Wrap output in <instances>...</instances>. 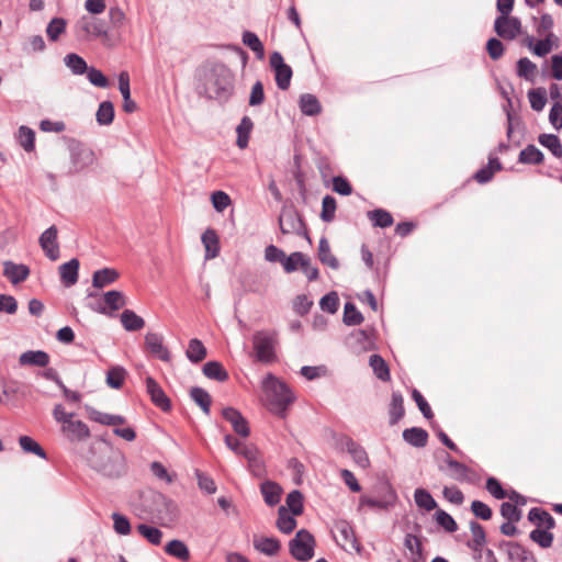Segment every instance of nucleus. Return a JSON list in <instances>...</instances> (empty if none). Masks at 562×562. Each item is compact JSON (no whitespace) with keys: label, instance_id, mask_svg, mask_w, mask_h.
<instances>
[{"label":"nucleus","instance_id":"12","mask_svg":"<svg viewBox=\"0 0 562 562\" xmlns=\"http://www.w3.org/2000/svg\"><path fill=\"white\" fill-rule=\"evenodd\" d=\"M61 431L70 440L82 441L90 437L88 426L81 420H75L74 417L61 426Z\"/></svg>","mask_w":562,"mask_h":562},{"label":"nucleus","instance_id":"11","mask_svg":"<svg viewBox=\"0 0 562 562\" xmlns=\"http://www.w3.org/2000/svg\"><path fill=\"white\" fill-rule=\"evenodd\" d=\"M279 226L283 234H299L302 231L303 222L292 210L282 211L279 216Z\"/></svg>","mask_w":562,"mask_h":562},{"label":"nucleus","instance_id":"24","mask_svg":"<svg viewBox=\"0 0 562 562\" xmlns=\"http://www.w3.org/2000/svg\"><path fill=\"white\" fill-rule=\"evenodd\" d=\"M403 438L409 445L422 448L427 445L428 434L423 428L413 427L403 431Z\"/></svg>","mask_w":562,"mask_h":562},{"label":"nucleus","instance_id":"57","mask_svg":"<svg viewBox=\"0 0 562 562\" xmlns=\"http://www.w3.org/2000/svg\"><path fill=\"white\" fill-rule=\"evenodd\" d=\"M286 505L294 516H299L303 512V496L299 491H292L286 496Z\"/></svg>","mask_w":562,"mask_h":562},{"label":"nucleus","instance_id":"36","mask_svg":"<svg viewBox=\"0 0 562 562\" xmlns=\"http://www.w3.org/2000/svg\"><path fill=\"white\" fill-rule=\"evenodd\" d=\"M301 111L306 115H315L321 112V104L317 98L313 94L305 93L300 98Z\"/></svg>","mask_w":562,"mask_h":562},{"label":"nucleus","instance_id":"5","mask_svg":"<svg viewBox=\"0 0 562 562\" xmlns=\"http://www.w3.org/2000/svg\"><path fill=\"white\" fill-rule=\"evenodd\" d=\"M315 539L305 529L296 532L295 537L289 542L291 555L302 562L310 561L314 557Z\"/></svg>","mask_w":562,"mask_h":562},{"label":"nucleus","instance_id":"64","mask_svg":"<svg viewBox=\"0 0 562 562\" xmlns=\"http://www.w3.org/2000/svg\"><path fill=\"white\" fill-rule=\"evenodd\" d=\"M529 102L535 111H541L547 102L546 91L541 89L531 90L528 93Z\"/></svg>","mask_w":562,"mask_h":562},{"label":"nucleus","instance_id":"62","mask_svg":"<svg viewBox=\"0 0 562 562\" xmlns=\"http://www.w3.org/2000/svg\"><path fill=\"white\" fill-rule=\"evenodd\" d=\"M502 516L508 521H519L521 518V510L509 502H504L501 506Z\"/></svg>","mask_w":562,"mask_h":562},{"label":"nucleus","instance_id":"53","mask_svg":"<svg viewBox=\"0 0 562 562\" xmlns=\"http://www.w3.org/2000/svg\"><path fill=\"white\" fill-rule=\"evenodd\" d=\"M508 557L514 562H526L529 558V552L519 543L509 542L508 544Z\"/></svg>","mask_w":562,"mask_h":562},{"label":"nucleus","instance_id":"60","mask_svg":"<svg viewBox=\"0 0 562 562\" xmlns=\"http://www.w3.org/2000/svg\"><path fill=\"white\" fill-rule=\"evenodd\" d=\"M348 451L352 456V459L359 467H361L363 469L369 467V463H370L369 458L367 456V452L361 447H359L352 442L348 446Z\"/></svg>","mask_w":562,"mask_h":562},{"label":"nucleus","instance_id":"14","mask_svg":"<svg viewBox=\"0 0 562 562\" xmlns=\"http://www.w3.org/2000/svg\"><path fill=\"white\" fill-rule=\"evenodd\" d=\"M146 387L147 392L150 395L153 403L160 407L162 411L170 409V401L165 394L164 390L159 386V384L150 376L146 379Z\"/></svg>","mask_w":562,"mask_h":562},{"label":"nucleus","instance_id":"46","mask_svg":"<svg viewBox=\"0 0 562 562\" xmlns=\"http://www.w3.org/2000/svg\"><path fill=\"white\" fill-rule=\"evenodd\" d=\"M243 43L248 46L252 52H255L259 58L263 57L265 48L258 36L250 32L245 31L243 33Z\"/></svg>","mask_w":562,"mask_h":562},{"label":"nucleus","instance_id":"26","mask_svg":"<svg viewBox=\"0 0 562 562\" xmlns=\"http://www.w3.org/2000/svg\"><path fill=\"white\" fill-rule=\"evenodd\" d=\"M203 373L209 379L224 382L228 379V373L218 361H209L203 366Z\"/></svg>","mask_w":562,"mask_h":562},{"label":"nucleus","instance_id":"27","mask_svg":"<svg viewBox=\"0 0 562 562\" xmlns=\"http://www.w3.org/2000/svg\"><path fill=\"white\" fill-rule=\"evenodd\" d=\"M368 218L372 222L373 226L381 228L390 227L394 222L392 214L383 209L368 212Z\"/></svg>","mask_w":562,"mask_h":562},{"label":"nucleus","instance_id":"58","mask_svg":"<svg viewBox=\"0 0 562 562\" xmlns=\"http://www.w3.org/2000/svg\"><path fill=\"white\" fill-rule=\"evenodd\" d=\"M321 308L330 314H335L339 307V297L336 292H330L323 296L319 302Z\"/></svg>","mask_w":562,"mask_h":562},{"label":"nucleus","instance_id":"6","mask_svg":"<svg viewBox=\"0 0 562 562\" xmlns=\"http://www.w3.org/2000/svg\"><path fill=\"white\" fill-rule=\"evenodd\" d=\"M269 63L270 67L274 71L278 88L286 90L290 87L293 75L291 67L284 63V59L279 52H273L270 55Z\"/></svg>","mask_w":562,"mask_h":562},{"label":"nucleus","instance_id":"39","mask_svg":"<svg viewBox=\"0 0 562 562\" xmlns=\"http://www.w3.org/2000/svg\"><path fill=\"white\" fill-rule=\"evenodd\" d=\"M21 449L26 453H33L42 459H46L44 449L31 437L21 436L19 438Z\"/></svg>","mask_w":562,"mask_h":562},{"label":"nucleus","instance_id":"7","mask_svg":"<svg viewBox=\"0 0 562 562\" xmlns=\"http://www.w3.org/2000/svg\"><path fill=\"white\" fill-rule=\"evenodd\" d=\"M494 31L499 37L513 41L521 33V22L509 14L499 15L494 22Z\"/></svg>","mask_w":562,"mask_h":562},{"label":"nucleus","instance_id":"55","mask_svg":"<svg viewBox=\"0 0 562 562\" xmlns=\"http://www.w3.org/2000/svg\"><path fill=\"white\" fill-rule=\"evenodd\" d=\"M363 321V316L352 303H346L344 308V322L347 325H359Z\"/></svg>","mask_w":562,"mask_h":562},{"label":"nucleus","instance_id":"44","mask_svg":"<svg viewBox=\"0 0 562 562\" xmlns=\"http://www.w3.org/2000/svg\"><path fill=\"white\" fill-rule=\"evenodd\" d=\"M126 371L122 367H113L108 371L106 383L112 389H120L124 384Z\"/></svg>","mask_w":562,"mask_h":562},{"label":"nucleus","instance_id":"8","mask_svg":"<svg viewBox=\"0 0 562 562\" xmlns=\"http://www.w3.org/2000/svg\"><path fill=\"white\" fill-rule=\"evenodd\" d=\"M57 228L50 226L40 237V245L45 255L53 261L59 258V246L57 243Z\"/></svg>","mask_w":562,"mask_h":562},{"label":"nucleus","instance_id":"34","mask_svg":"<svg viewBox=\"0 0 562 562\" xmlns=\"http://www.w3.org/2000/svg\"><path fill=\"white\" fill-rule=\"evenodd\" d=\"M370 367L380 380L389 381L391 379L389 367L381 356L372 355L370 357Z\"/></svg>","mask_w":562,"mask_h":562},{"label":"nucleus","instance_id":"32","mask_svg":"<svg viewBox=\"0 0 562 562\" xmlns=\"http://www.w3.org/2000/svg\"><path fill=\"white\" fill-rule=\"evenodd\" d=\"M528 518L531 522L544 526L547 529H551L555 525L553 517L541 508H532L528 514Z\"/></svg>","mask_w":562,"mask_h":562},{"label":"nucleus","instance_id":"54","mask_svg":"<svg viewBox=\"0 0 562 562\" xmlns=\"http://www.w3.org/2000/svg\"><path fill=\"white\" fill-rule=\"evenodd\" d=\"M305 255L302 252H292L289 257L284 256L282 261V266L288 273L295 271L297 268L304 263Z\"/></svg>","mask_w":562,"mask_h":562},{"label":"nucleus","instance_id":"43","mask_svg":"<svg viewBox=\"0 0 562 562\" xmlns=\"http://www.w3.org/2000/svg\"><path fill=\"white\" fill-rule=\"evenodd\" d=\"M405 548L409 551V558L417 562L422 558V541L414 535H406L404 540Z\"/></svg>","mask_w":562,"mask_h":562},{"label":"nucleus","instance_id":"1","mask_svg":"<svg viewBox=\"0 0 562 562\" xmlns=\"http://www.w3.org/2000/svg\"><path fill=\"white\" fill-rule=\"evenodd\" d=\"M265 405L272 414L285 418L295 397L288 385L269 373L262 381Z\"/></svg>","mask_w":562,"mask_h":562},{"label":"nucleus","instance_id":"47","mask_svg":"<svg viewBox=\"0 0 562 562\" xmlns=\"http://www.w3.org/2000/svg\"><path fill=\"white\" fill-rule=\"evenodd\" d=\"M551 36L552 34L550 33L544 40H540L536 44H533L532 38H529L528 47L532 49L533 54H536L537 56H546L552 50Z\"/></svg>","mask_w":562,"mask_h":562},{"label":"nucleus","instance_id":"51","mask_svg":"<svg viewBox=\"0 0 562 562\" xmlns=\"http://www.w3.org/2000/svg\"><path fill=\"white\" fill-rule=\"evenodd\" d=\"M472 532V548L474 550H481L486 542L485 531L483 527L476 521H472L470 525Z\"/></svg>","mask_w":562,"mask_h":562},{"label":"nucleus","instance_id":"49","mask_svg":"<svg viewBox=\"0 0 562 562\" xmlns=\"http://www.w3.org/2000/svg\"><path fill=\"white\" fill-rule=\"evenodd\" d=\"M66 30V21L63 18H54L47 25L46 33L50 41L56 42Z\"/></svg>","mask_w":562,"mask_h":562},{"label":"nucleus","instance_id":"15","mask_svg":"<svg viewBox=\"0 0 562 562\" xmlns=\"http://www.w3.org/2000/svg\"><path fill=\"white\" fill-rule=\"evenodd\" d=\"M87 416L90 420L106 426H120L126 422L123 416L103 413L93 407H87Z\"/></svg>","mask_w":562,"mask_h":562},{"label":"nucleus","instance_id":"30","mask_svg":"<svg viewBox=\"0 0 562 562\" xmlns=\"http://www.w3.org/2000/svg\"><path fill=\"white\" fill-rule=\"evenodd\" d=\"M261 493L265 502L269 506H274L280 501L281 488L278 484L268 481L261 484Z\"/></svg>","mask_w":562,"mask_h":562},{"label":"nucleus","instance_id":"20","mask_svg":"<svg viewBox=\"0 0 562 562\" xmlns=\"http://www.w3.org/2000/svg\"><path fill=\"white\" fill-rule=\"evenodd\" d=\"M72 150V160L77 169H81L88 165H91L94 160V154L91 149L86 148L81 143H77V146Z\"/></svg>","mask_w":562,"mask_h":562},{"label":"nucleus","instance_id":"16","mask_svg":"<svg viewBox=\"0 0 562 562\" xmlns=\"http://www.w3.org/2000/svg\"><path fill=\"white\" fill-rule=\"evenodd\" d=\"M3 274L11 281V283L16 284L27 279L30 276V269L25 265H16L12 261H5L3 263Z\"/></svg>","mask_w":562,"mask_h":562},{"label":"nucleus","instance_id":"63","mask_svg":"<svg viewBox=\"0 0 562 562\" xmlns=\"http://www.w3.org/2000/svg\"><path fill=\"white\" fill-rule=\"evenodd\" d=\"M87 78L90 81L91 85L99 87V88H106L109 86L108 78L102 74L101 70L90 67L86 71Z\"/></svg>","mask_w":562,"mask_h":562},{"label":"nucleus","instance_id":"41","mask_svg":"<svg viewBox=\"0 0 562 562\" xmlns=\"http://www.w3.org/2000/svg\"><path fill=\"white\" fill-rule=\"evenodd\" d=\"M192 400L202 408V411L209 415L210 408L212 404V398L210 394L201 389V387H193L190 392Z\"/></svg>","mask_w":562,"mask_h":562},{"label":"nucleus","instance_id":"21","mask_svg":"<svg viewBox=\"0 0 562 562\" xmlns=\"http://www.w3.org/2000/svg\"><path fill=\"white\" fill-rule=\"evenodd\" d=\"M119 277L120 274L115 269L103 268L93 273L92 284L94 288L101 289L115 282Z\"/></svg>","mask_w":562,"mask_h":562},{"label":"nucleus","instance_id":"52","mask_svg":"<svg viewBox=\"0 0 562 562\" xmlns=\"http://www.w3.org/2000/svg\"><path fill=\"white\" fill-rule=\"evenodd\" d=\"M537 66L527 57L520 58L517 63V74L527 80H531L535 76Z\"/></svg>","mask_w":562,"mask_h":562},{"label":"nucleus","instance_id":"31","mask_svg":"<svg viewBox=\"0 0 562 562\" xmlns=\"http://www.w3.org/2000/svg\"><path fill=\"white\" fill-rule=\"evenodd\" d=\"M187 357L190 361L199 363L206 357V348L201 340L193 338L189 341Z\"/></svg>","mask_w":562,"mask_h":562},{"label":"nucleus","instance_id":"56","mask_svg":"<svg viewBox=\"0 0 562 562\" xmlns=\"http://www.w3.org/2000/svg\"><path fill=\"white\" fill-rule=\"evenodd\" d=\"M335 212H336V200L330 195H326L322 202V213H321L322 220L326 223L331 222L335 217Z\"/></svg>","mask_w":562,"mask_h":562},{"label":"nucleus","instance_id":"50","mask_svg":"<svg viewBox=\"0 0 562 562\" xmlns=\"http://www.w3.org/2000/svg\"><path fill=\"white\" fill-rule=\"evenodd\" d=\"M543 159L542 153L533 145L520 151L519 160L524 164H540Z\"/></svg>","mask_w":562,"mask_h":562},{"label":"nucleus","instance_id":"48","mask_svg":"<svg viewBox=\"0 0 562 562\" xmlns=\"http://www.w3.org/2000/svg\"><path fill=\"white\" fill-rule=\"evenodd\" d=\"M103 299L105 304L113 311H117L126 304V299L120 291H108L104 293Z\"/></svg>","mask_w":562,"mask_h":562},{"label":"nucleus","instance_id":"35","mask_svg":"<svg viewBox=\"0 0 562 562\" xmlns=\"http://www.w3.org/2000/svg\"><path fill=\"white\" fill-rule=\"evenodd\" d=\"M404 401L400 393L394 392L392 394V402L390 405V423L396 424L404 416Z\"/></svg>","mask_w":562,"mask_h":562},{"label":"nucleus","instance_id":"3","mask_svg":"<svg viewBox=\"0 0 562 562\" xmlns=\"http://www.w3.org/2000/svg\"><path fill=\"white\" fill-rule=\"evenodd\" d=\"M277 333L258 330L252 336L255 358L259 362L270 363L276 359Z\"/></svg>","mask_w":562,"mask_h":562},{"label":"nucleus","instance_id":"22","mask_svg":"<svg viewBox=\"0 0 562 562\" xmlns=\"http://www.w3.org/2000/svg\"><path fill=\"white\" fill-rule=\"evenodd\" d=\"M22 366L46 367L49 363V356L45 351H26L19 359Z\"/></svg>","mask_w":562,"mask_h":562},{"label":"nucleus","instance_id":"2","mask_svg":"<svg viewBox=\"0 0 562 562\" xmlns=\"http://www.w3.org/2000/svg\"><path fill=\"white\" fill-rule=\"evenodd\" d=\"M205 90L210 98L226 101L233 92L229 70L222 65L213 67L206 80Z\"/></svg>","mask_w":562,"mask_h":562},{"label":"nucleus","instance_id":"4","mask_svg":"<svg viewBox=\"0 0 562 562\" xmlns=\"http://www.w3.org/2000/svg\"><path fill=\"white\" fill-rule=\"evenodd\" d=\"M76 36L81 41L108 37L105 22L95 15H82L74 25Z\"/></svg>","mask_w":562,"mask_h":562},{"label":"nucleus","instance_id":"17","mask_svg":"<svg viewBox=\"0 0 562 562\" xmlns=\"http://www.w3.org/2000/svg\"><path fill=\"white\" fill-rule=\"evenodd\" d=\"M202 243L205 248V259H213L220 254V239L213 228H207L202 235Z\"/></svg>","mask_w":562,"mask_h":562},{"label":"nucleus","instance_id":"9","mask_svg":"<svg viewBox=\"0 0 562 562\" xmlns=\"http://www.w3.org/2000/svg\"><path fill=\"white\" fill-rule=\"evenodd\" d=\"M145 348L161 361H170V352L162 344V336L157 333H147Z\"/></svg>","mask_w":562,"mask_h":562},{"label":"nucleus","instance_id":"42","mask_svg":"<svg viewBox=\"0 0 562 562\" xmlns=\"http://www.w3.org/2000/svg\"><path fill=\"white\" fill-rule=\"evenodd\" d=\"M97 121L101 125H108L112 123L114 119V106L110 101H103L100 103L99 109L97 111Z\"/></svg>","mask_w":562,"mask_h":562},{"label":"nucleus","instance_id":"61","mask_svg":"<svg viewBox=\"0 0 562 562\" xmlns=\"http://www.w3.org/2000/svg\"><path fill=\"white\" fill-rule=\"evenodd\" d=\"M530 539L541 548H549L552 546L553 535L547 530L535 529L530 532Z\"/></svg>","mask_w":562,"mask_h":562},{"label":"nucleus","instance_id":"33","mask_svg":"<svg viewBox=\"0 0 562 562\" xmlns=\"http://www.w3.org/2000/svg\"><path fill=\"white\" fill-rule=\"evenodd\" d=\"M165 551L167 554L176 557L184 562L190 559V551L188 547L180 540H171L168 542Z\"/></svg>","mask_w":562,"mask_h":562},{"label":"nucleus","instance_id":"38","mask_svg":"<svg viewBox=\"0 0 562 562\" xmlns=\"http://www.w3.org/2000/svg\"><path fill=\"white\" fill-rule=\"evenodd\" d=\"M64 60L75 75H82L89 68L86 60L75 53L67 54Z\"/></svg>","mask_w":562,"mask_h":562},{"label":"nucleus","instance_id":"10","mask_svg":"<svg viewBox=\"0 0 562 562\" xmlns=\"http://www.w3.org/2000/svg\"><path fill=\"white\" fill-rule=\"evenodd\" d=\"M222 415L228 423L232 424L233 429L237 435L244 438L249 436L250 430L248 423L237 409L233 407H226L222 411Z\"/></svg>","mask_w":562,"mask_h":562},{"label":"nucleus","instance_id":"29","mask_svg":"<svg viewBox=\"0 0 562 562\" xmlns=\"http://www.w3.org/2000/svg\"><path fill=\"white\" fill-rule=\"evenodd\" d=\"M318 259L322 263L337 269L339 267L337 258L331 254L329 243L326 238H322L318 245Z\"/></svg>","mask_w":562,"mask_h":562},{"label":"nucleus","instance_id":"59","mask_svg":"<svg viewBox=\"0 0 562 562\" xmlns=\"http://www.w3.org/2000/svg\"><path fill=\"white\" fill-rule=\"evenodd\" d=\"M436 521L448 532H454L458 529L456 520L442 509L437 510Z\"/></svg>","mask_w":562,"mask_h":562},{"label":"nucleus","instance_id":"19","mask_svg":"<svg viewBox=\"0 0 562 562\" xmlns=\"http://www.w3.org/2000/svg\"><path fill=\"white\" fill-rule=\"evenodd\" d=\"M78 270L79 261L75 258L59 267V274L64 285L71 286L78 281Z\"/></svg>","mask_w":562,"mask_h":562},{"label":"nucleus","instance_id":"37","mask_svg":"<svg viewBox=\"0 0 562 562\" xmlns=\"http://www.w3.org/2000/svg\"><path fill=\"white\" fill-rule=\"evenodd\" d=\"M138 533L144 537L149 543L154 546L160 544L162 540V532L153 526L140 524L136 527Z\"/></svg>","mask_w":562,"mask_h":562},{"label":"nucleus","instance_id":"18","mask_svg":"<svg viewBox=\"0 0 562 562\" xmlns=\"http://www.w3.org/2000/svg\"><path fill=\"white\" fill-rule=\"evenodd\" d=\"M254 547L257 551H259L268 557L277 555L281 549L280 541L272 537L255 538Z\"/></svg>","mask_w":562,"mask_h":562},{"label":"nucleus","instance_id":"23","mask_svg":"<svg viewBox=\"0 0 562 562\" xmlns=\"http://www.w3.org/2000/svg\"><path fill=\"white\" fill-rule=\"evenodd\" d=\"M121 323L127 331H137L144 328L145 321L132 310H125L121 314Z\"/></svg>","mask_w":562,"mask_h":562},{"label":"nucleus","instance_id":"28","mask_svg":"<svg viewBox=\"0 0 562 562\" xmlns=\"http://www.w3.org/2000/svg\"><path fill=\"white\" fill-rule=\"evenodd\" d=\"M501 169L502 165L498 159L490 158L487 166L475 172L474 179L479 183H486L493 178L494 173Z\"/></svg>","mask_w":562,"mask_h":562},{"label":"nucleus","instance_id":"45","mask_svg":"<svg viewBox=\"0 0 562 562\" xmlns=\"http://www.w3.org/2000/svg\"><path fill=\"white\" fill-rule=\"evenodd\" d=\"M414 498L418 507L424 508L428 512L437 507L436 501L426 490L417 488L415 491Z\"/></svg>","mask_w":562,"mask_h":562},{"label":"nucleus","instance_id":"25","mask_svg":"<svg viewBox=\"0 0 562 562\" xmlns=\"http://www.w3.org/2000/svg\"><path fill=\"white\" fill-rule=\"evenodd\" d=\"M446 473L449 475L452 480L462 482L468 479L469 469L463 463H460L450 457L446 460Z\"/></svg>","mask_w":562,"mask_h":562},{"label":"nucleus","instance_id":"40","mask_svg":"<svg viewBox=\"0 0 562 562\" xmlns=\"http://www.w3.org/2000/svg\"><path fill=\"white\" fill-rule=\"evenodd\" d=\"M277 527L283 533H290L296 527V520L292 517L284 507L279 509V517Z\"/></svg>","mask_w":562,"mask_h":562},{"label":"nucleus","instance_id":"13","mask_svg":"<svg viewBox=\"0 0 562 562\" xmlns=\"http://www.w3.org/2000/svg\"><path fill=\"white\" fill-rule=\"evenodd\" d=\"M240 454L248 460L249 469L254 475L261 477L265 474V463L256 447H243Z\"/></svg>","mask_w":562,"mask_h":562}]
</instances>
